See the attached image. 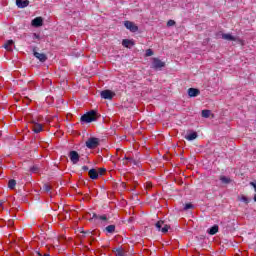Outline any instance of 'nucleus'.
I'll use <instances>...</instances> for the list:
<instances>
[{
	"instance_id": "ea45409f",
	"label": "nucleus",
	"mask_w": 256,
	"mask_h": 256,
	"mask_svg": "<svg viewBox=\"0 0 256 256\" xmlns=\"http://www.w3.org/2000/svg\"><path fill=\"white\" fill-rule=\"evenodd\" d=\"M123 163H124V165H127V162L124 161Z\"/></svg>"
},
{
	"instance_id": "7c9ffc66",
	"label": "nucleus",
	"mask_w": 256,
	"mask_h": 256,
	"mask_svg": "<svg viewBox=\"0 0 256 256\" xmlns=\"http://www.w3.org/2000/svg\"><path fill=\"white\" fill-rule=\"evenodd\" d=\"M160 231L162 233H167L169 231V226L168 225H164Z\"/></svg>"
},
{
	"instance_id": "c756f323",
	"label": "nucleus",
	"mask_w": 256,
	"mask_h": 256,
	"mask_svg": "<svg viewBox=\"0 0 256 256\" xmlns=\"http://www.w3.org/2000/svg\"><path fill=\"white\" fill-rule=\"evenodd\" d=\"M145 56H146V57H151V56H153V50L147 49Z\"/></svg>"
},
{
	"instance_id": "2eb2a0df",
	"label": "nucleus",
	"mask_w": 256,
	"mask_h": 256,
	"mask_svg": "<svg viewBox=\"0 0 256 256\" xmlns=\"http://www.w3.org/2000/svg\"><path fill=\"white\" fill-rule=\"evenodd\" d=\"M199 93H201V92L197 88H189L188 89L189 97H197V95H199Z\"/></svg>"
},
{
	"instance_id": "7ed1b4c3",
	"label": "nucleus",
	"mask_w": 256,
	"mask_h": 256,
	"mask_svg": "<svg viewBox=\"0 0 256 256\" xmlns=\"http://www.w3.org/2000/svg\"><path fill=\"white\" fill-rule=\"evenodd\" d=\"M163 67H165V62L159 58H152V69H163Z\"/></svg>"
},
{
	"instance_id": "c85d7f7f",
	"label": "nucleus",
	"mask_w": 256,
	"mask_h": 256,
	"mask_svg": "<svg viewBox=\"0 0 256 256\" xmlns=\"http://www.w3.org/2000/svg\"><path fill=\"white\" fill-rule=\"evenodd\" d=\"M106 171H107V169H105V168H99L98 175H105Z\"/></svg>"
},
{
	"instance_id": "58836bf2",
	"label": "nucleus",
	"mask_w": 256,
	"mask_h": 256,
	"mask_svg": "<svg viewBox=\"0 0 256 256\" xmlns=\"http://www.w3.org/2000/svg\"><path fill=\"white\" fill-rule=\"evenodd\" d=\"M254 201L256 202V194L254 195Z\"/></svg>"
},
{
	"instance_id": "0eeeda50",
	"label": "nucleus",
	"mask_w": 256,
	"mask_h": 256,
	"mask_svg": "<svg viewBox=\"0 0 256 256\" xmlns=\"http://www.w3.org/2000/svg\"><path fill=\"white\" fill-rule=\"evenodd\" d=\"M102 99H113L115 97V92L111 91V90H103L100 93Z\"/></svg>"
},
{
	"instance_id": "4c0bfd02",
	"label": "nucleus",
	"mask_w": 256,
	"mask_h": 256,
	"mask_svg": "<svg viewBox=\"0 0 256 256\" xmlns=\"http://www.w3.org/2000/svg\"><path fill=\"white\" fill-rule=\"evenodd\" d=\"M3 200H0V207H3Z\"/></svg>"
},
{
	"instance_id": "393cba45",
	"label": "nucleus",
	"mask_w": 256,
	"mask_h": 256,
	"mask_svg": "<svg viewBox=\"0 0 256 256\" xmlns=\"http://www.w3.org/2000/svg\"><path fill=\"white\" fill-rule=\"evenodd\" d=\"M31 173H39L40 168L38 165H34L30 168Z\"/></svg>"
},
{
	"instance_id": "473e14b6",
	"label": "nucleus",
	"mask_w": 256,
	"mask_h": 256,
	"mask_svg": "<svg viewBox=\"0 0 256 256\" xmlns=\"http://www.w3.org/2000/svg\"><path fill=\"white\" fill-rule=\"evenodd\" d=\"M173 25H175L174 20H169V21L167 22V26H168V27H173Z\"/></svg>"
},
{
	"instance_id": "4be33fe9",
	"label": "nucleus",
	"mask_w": 256,
	"mask_h": 256,
	"mask_svg": "<svg viewBox=\"0 0 256 256\" xmlns=\"http://www.w3.org/2000/svg\"><path fill=\"white\" fill-rule=\"evenodd\" d=\"M16 185H17V181H15L14 179L9 180V182H8L9 189H15Z\"/></svg>"
},
{
	"instance_id": "b1692460",
	"label": "nucleus",
	"mask_w": 256,
	"mask_h": 256,
	"mask_svg": "<svg viewBox=\"0 0 256 256\" xmlns=\"http://www.w3.org/2000/svg\"><path fill=\"white\" fill-rule=\"evenodd\" d=\"M165 222H163L162 220L158 221L156 224H155V227L158 229V231H161V229H163V225H164Z\"/></svg>"
},
{
	"instance_id": "6e6552de",
	"label": "nucleus",
	"mask_w": 256,
	"mask_h": 256,
	"mask_svg": "<svg viewBox=\"0 0 256 256\" xmlns=\"http://www.w3.org/2000/svg\"><path fill=\"white\" fill-rule=\"evenodd\" d=\"M34 57H36V59H39L41 63H45L47 61V56L44 53L34 51Z\"/></svg>"
},
{
	"instance_id": "a211bd4d",
	"label": "nucleus",
	"mask_w": 256,
	"mask_h": 256,
	"mask_svg": "<svg viewBox=\"0 0 256 256\" xmlns=\"http://www.w3.org/2000/svg\"><path fill=\"white\" fill-rule=\"evenodd\" d=\"M114 253L116 256H127V252L123 248H115Z\"/></svg>"
},
{
	"instance_id": "a878e982",
	"label": "nucleus",
	"mask_w": 256,
	"mask_h": 256,
	"mask_svg": "<svg viewBox=\"0 0 256 256\" xmlns=\"http://www.w3.org/2000/svg\"><path fill=\"white\" fill-rule=\"evenodd\" d=\"M43 189L46 193H51L52 190L51 185L49 184H44Z\"/></svg>"
},
{
	"instance_id": "ddd939ff",
	"label": "nucleus",
	"mask_w": 256,
	"mask_h": 256,
	"mask_svg": "<svg viewBox=\"0 0 256 256\" xmlns=\"http://www.w3.org/2000/svg\"><path fill=\"white\" fill-rule=\"evenodd\" d=\"M122 45H123V47H126L127 49H131V47H133L135 45V42H133V40L124 39V40H122Z\"/></svg>"
},
{
	"instance_id": "4468645a",
	"label": "nucleus",
	"mask_w": 256,
	"mask_h": 256,
	"mask_svg": "<svg viewBox=\"0 0 256 256\" xmlns=\"http://www.w3.org/2000/svg\"><path fill=\"white\" fill-rule=\"evenodd\" d=\"M221 37L222 39H224L225 41H237V37L231 35V34H225V33H222L221 34Z\"/></svg>"
},
{
	"instance_id": "39448f33",
	"label": "nucleus",
	"mask_w": 256,
	"mask_h": 256,
	"mask_svg": "<svg viewBox=\"0 0 256 256\" xmlns=\"http://www.w3.org/2000/svg\"><path fill=\"white\" fill-rule=\"evenodd\" d=\"M124 26L126 27V29H129V31H131L132 33H137V31H139V27L131 21H125Z\"/></svg>"
},
{
	"instance_id": "e433bc0d",
	"label": "nucleus",
	"mask_w": 256,
	"mask_h": 256,
	"mask_svg": "<svg viewBox=\"0 0 256 256\" xmlns=\"http://www.w3.org/2000/svg\"><path fill=\"white\" fill-rule=\"evenodd\" d=\"M33 37H34V39H39V34L34 33V34H33Z\"/></svg>"
},
{
	"instance_id": "f257e3e1",
	"label": "nucleus",
	"mask_w": 256,
	"mask_h": 256,
	"mask_svg": "<svg viewBox=\"0 0 256 256\" xmlns=\"http://www.w3.org/2000/svg\"><path fill=\"white\" fill-rule=\"evenodd\" d=\"M97 112L94 110L82 115L81 121L83 123H93V121H97Z\"/></svg>"
},
{
	"instance_id": "bb28decb",
	"label": "nucleus",
	"mask_w": 256,
	"mask_h": 256,
	"mask_svg": "<svg viewBox=\"0 0 256 256\" xmlns=\"http://www.w3.org/2000/svg\"><path fill=\"white\" fill-rule=\"evenodd\" d=\"M239 201H242L243 203H246V205L249 204V198H247V196H245V195H242L239 198Z\"/></svg>"
},
{
	"instance_id": "f704fd0d",
	"label": "nucleus",
	"mask_w": 256,
	"mask_h": 256,
	"mask_svg": "<svg viewBox=\"0 0 256 256\" xmlns=\"http://www.w3.org/2000/svg\"><path fill=\"white\" fill-rule=\"evenodd\" d=\"M123 161H133V158H131V157H125V158L123 159Z\"/></svg>"
},
{
	"instance_id": "6ab92c4d",
	"label": "nucleus",
	"mask_w": 256,
	"mask_h": 256,
	"mask_svg": "<svg viewBox=\"0 0 256 256\" xmlns=\"http://www.w3.org/2000/svg\"><path fill=\"white\" fill-rule=\"evenodd\" d=\"M92 219H99L100 221H107V215H97L93 213Z\"/></svg>"
},
{
	"instance_id": "aec40b11",
	"label": "nucleus",
	"mask_w": 256,
	"mask_h": 256,
	"mask_svg": "<svg viewBox=\"0 0 256 256\" xmlns=\"http://www.w3.org/2000/svg\"><path fill=\"white\" fill-rule=\"evenodd\" d=\"M220 181L224 185H229V183H231V178H229L227 176H220Z\"/></svg>"
},
{
	"instance_id": "f03ea898",
	"label": "nucleus",
	"mask_w": 256,
	"mask_h": 256,
	"mask_svg": "<svg viewBox=\"0 0 256 256\" xmlns=\"http://www.w3.org/2000/svg\"><path fill=\"white\" fill-rule=\"evenodd\" d=\"M99 143V138L91 137L86 141V147L88 149H97V147H99Z\"/></svg>"
},
{
	"instance_id": "20e7f679",
	"label": "nucleus",
	"mask_w": 256,
	"mask_h": 256,
	"mask_svg": "<svg viewBox=\"0 0 256 256\" xmlns=\"http://www.w3.org/2000/svg\"><path fill=\"white\" fill-rule=\"evenodd\" d=\"M69 158H70V161L73 163V165H77V163H79L80 156L77 151L75 150L70 151Z\"/></svg>"
},
{
	"instance_id": "cd10ccee",
	"label": "nucleus",
	"mask_w": 256,
	"mask_h": 256,
	"mask_svg": "<svg viewBox=\"0 0 256 256\" xmlns=\"http://www.w3.org/2000/svg\"><path fill=\"white\" fill-rule=\"evenodd\" d=\"M188 209H193V204H191V203L185 204L184 211H188Z\"/></svg>"
},
{
	"instance_id": "2f4dec72",
	"label": "nucleus",
	"mask_w": 256,
	"mask_h": 256,
	"mask_svg": "<svg viewBox=\"0 0 256 256\" xmlns=\"http://www.w3.org/2000/svg\"><path fill=\"white\" fill-rule=\"evenodd\" d=\"M236 41H237V43H239L242 46L245 45V41H243L241 38L236 37Z\"/></svg>"
},
{
	"instance_id": "9b49d317",
	"label": "nucleus",
	"mask_w": 256,
	"mask_h": 256,
	"mask_svg": "<svg viewBox=\"0 0 256 256\" xmlns=\"http://www.w3.org/2000/svg\"><path fill=\"white\" fill-rule=\"evenodd\" d=\"M32 129L34 133H41V131H43V125L37 122H33Z\"/></svg>"
},
{
	"instance_id": "5701e85b",
	"label": "nucleus",
	"mask_w": 256,
	"mask_h": 256,
	"mask_svg": "<svg viewBox=\"0 0 256 256\" xmlns=\"http://www.w3.org/2000/svg\"><path fill=\"white\" fill-rule=\"evenodd\" d=\"M105 231H107V233H115V225H109L105 228Z\"/></svg>"
},
{
	"instance_id": "f3484780",
	"label": "nucleus",
	"mask_w": 256,
	"mask_h": 256,
	"mask_svg": "<svg viewBox=\"0 0 256 256\" xmlns=\"http://www.w3.org/2000/svg\"><path fill=\"white\" fill-rule=\"evenodd\" d=\"M207 233H209V235H216V233H219V226H212L210 229L207 230Z\"/></svg>"
},
{
	"instance_id": "dca6fc26",
	"label": "nucleus",
	"mask_w": 256,
	"mask_h": 256,
	"mask_svg": "<svg viewBox=\"0 0 256 256\" xmlns=\"http://www.w3.org/2000/svg\"><path fill=\"white\" fill-rule=\"evenodd\" d=\"M13 45H15V42H13V40H8L4 44V48L6 49V51H13Z\"/></svg>"
},
{
	"instance_id": "72a5a7b5",
	"label": "nucleus",
	"mask_w": 256,
	"mask_h": 256,
	"mask_svg": "<svg viewBox=\"0 0 256 256\" xmlns=\"http://www.w3.org/2000/svg\"><path fill=\"white\" fill-rule=\"evenodd\" d=\"M251 187H254L255 193H256V181L250 182Z\"/></svg>"
},
{
	"instance_id": "f8f14e48",
	"label": "nucleus",
	"mask_w": 256,
	"mask_h": 256,
	"mask_svg": "<svg viewBox=\"0 0 256 256\" xmlns=\"http://www.w3.org/2000/svg\"><path fill=\"white\" fill-rule=\"evenodd\" d=\"M32 25H33V27H42L43 26V18L36 17L35 19L32 20Z\"/></svg>"
},
{
	"instance_id": "9d476101",
	"label": "nucleus",
	"mask_w": 256,
	"mask_h": 256,
	"mask_svg": "<svg viewBox=\"0 0 256 256\" xmlns=\"http://www.w3.org/2000/svg\"><path fill=\"white\" fill-rule=\"evenodd\" d=\"M16 5L20 9H25V7L29 6V0H16Z\"/></svg>"
},
{
	"instance_id": "c9c22d12",
	"label": "nucleus",
	"mask_w": 256,
	"mask_h": 256,
	"mask_svg": "<svg viewBox=\"0 0 256 256\" xmlns=\"http://www.w3.org/2000/svg\"><path fill=\"white\" fill-rule=\"evenodd\" d=\"M82 171H89V166H83Z\"/></svg>"
},
{
	"instance_id": "1a4fd4ad",
	"label": "nucleus",
	"mask_w": 256,
	"mask_h": 256,
	"mask_svg": "<svg viewBox=\"0 0 256 256\" xmlns=\"http://www.w3.org/2000/svg\"><path fill=\"white\" fill-rule=\"evenodd\" d=\"M88 175L90 177V179L96 180L99 179V172L97 171V169H90L88 172Z\"/></svg>"
},
{
	"instance_id": "412c9836",
	"label": "nucleus",
	"mask_w": 256,
	"mask_h": 256,
	"mask_svg": "<svg viewBox=\"0 0 256 256\" xmlns=\"http://www.w3.org/2000/svg\"><path fill=\"white\" fill-rule=\"evenodd\" d=\"M202 117L209 119L211 117V110H202Z\"/></svg>"
},
{
	"instance_id": "423d86ee",
	"label": "nucleus",
	"mask_w": 256,
	"mask_h": 256,
	"mask_svg": "<svg viewBox=\"0 0 256 256\" xmlns=\"http://www.w3.org/2000/svg\"><path fill=\"white\" fill-rule=\"evenodd\" d=\"M197 137H199L197 132H195L193 130H188L187 134L184 136V139H186L187 141H195V139H197Z\"/></svg>"
}]
</instances>
